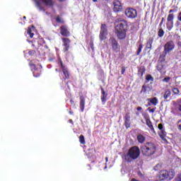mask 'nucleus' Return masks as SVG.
Segmentation results:
<instances>
[{
    "label": "nucleus",
    "mask_w": 181,
    "mask_h": 181,
    "mask_svg": "<svg viewBox=\"0 0 181 181\" xmlns=\"http://www.w3.org/2000/svg\"><path fill=\"white\" fill-rule=\"evenodd\" d=\"M55 21L57 23H64V20L59 16L56 18Z\"/></svg>",
    "instance_id": "33"
},
{
    "label": "nucleus",
    "mask_w": 181,
    "mask_h": 181,
    "mask_svg": "<svg viewBox=\"0 0 181 181\" xmlns=\"http://www.w3.org/2000/svg\"><path fill=\"white\" fill-rule=\"evenodd\" d=\"M168 54L163 53V54H160L158 59V62L160 63H165V62H166V55Z\"/></svg>",
    "instance_id": "25"
},
{
    "label": "nucleus",
    "mask_w": 181,
    "mask_h": 181,
    "mask_svg": "<svg viewBox=\"0 0 181 181\" xmlns=\"http://www.w3.org/2000/svg\"><path fill=\"white\" fill-rule=\"evenodd\" d=\"M70 103H71V104H74V100H73V99H71V100H70Z\"/></svg>",
    "instance_id": "48"
},
{
    "label": "nucleus",
    "mask_w": 181,
    "mask_h": 181,
    "mask_svg": "<svg viewBox=\"0 0 181 181\" xmlns=\"http://www.w3.org/2000/svg\"><path fill=\"white\" fill-rule=\"evenodd\" d=\"M177 19H178V21H180V22H181V11L179 13V14L177 16Z\"/></svg>",
    "instance_id": "43"
},
{
    "label": "nucleus",
    "mask_w": 181,
    "mask_h": 181,
    "mask_svg": "<svg viewBox=\"0 0 181 181\" xmlns=\"http://www.w3.org/2000/svg\"><path fill=\"white\" fill-rule=\"evenodd\" d=\"M163 81L164 82V83H169V81H170V77H165V78H164L163 79Z\"/></svg>",
    "instance_id": "38"
},
{
    "label": "nucleus",
    "mask_w": 181,
    "mask_h": 181,
    "mask_svg": "<svg viewBox=\"0 0 181 181\" xmlns=\"http://www.w3.org/2000/svg\"><path fill=\"white\" fill-rule=\"evenodd\" d=\"M143 117L146 121V124L147 127H149L151 132H153V134H156V132H155V128H153V124H152V122L151 121V118L149 117V115L144 114L143 115Z\"/></svg>",
    "instance_id": "12"
},
{
    "label": "nucleus",
    "mask_w": 181,
    "mask_h": 181,
    "mask_svg": "<svg viewBox=\"0 0 181 181\" xmlns=\"http://www.w3.org/2000/svg\"><path fill=\"white\" fill-rule=\"evenodd\" d=\"M27 35H30V37H33L35 36V34L32 33V28L29 27L27 30Z\"/></svg>",
    "instance_id": "32"
},
{
    "label": "nucleus",
    "mask_w": 181,
    "mask_h": 181,
    "mask_svg": "<svg viewBox=\"0 0 181 181\" xmlns=\"http://www.w3.org/2000/svg\"><path fill=\"white\" fill-rule=\"evenodd\" d=\"M63 50L65 53H67L70 49V45L71 43V40L69 37H64L62 38Z\"/></svg>",
    "instance_id": "10"
},
{
    "label": "nucleus",
    "mask_w": 181,
    "mask_h": 181,
    "mask_svg": "<svg viewBox=\"0 0 181 181\" xmlns=\"http://www.w3.org/2000/svg\"><path fill=\"white\" fill-rule=\"evenodd\" d=\"M100 90H101V94H102L101 101L102 103H103V104H105L108 94L105 93V90H104V88H103V86H100Z\"/></svg>",
    "instance_id": "19"
},
{
    "label": "nucleus",
    "mask_w": 181,
    "mask_h": 181,
    "mask_svg": "<svg viewBox=\"0 0 181 181\" xmlns=\"http://www.w3.org/2000/svg\"><path fill=\"white\" fill-rule=\"evenodd\" d=\"M105 161H106V162H108V157H106V158H105Z\"/></svg>",
    "instance_id": "52"
},
{
    "label": "nucleus",
    "mask_w": 181,
    "mask_h": 181,
    "mask_svg": "<svg viewBox=\"0 0 181 181\" xmlns=\"http://www.w3.org/2000/svg\"><path fill=\"white\" fill-rule=\"evenodd\" d=\"M79 142L81 145H86V139L83 134L79 136Z\"/></svg>",
    "instance_id": "28"
},
{
    "label": "nucleus",
    "mask_w": 181,
    "mask_h": 181,
    "mask_svg": "<svg viewBox=\"0 0 181 181\" xmlns=\"http://www.w3.org/2000/svg\"><path fill=\"white\" fill-rule=\"evenodd\" d=\"M131 116H129V112L126 113L124 117V121H130Z\"/></svg>",
    "instance_id": "36"
},
{
    "label": "nucleus",
    "mask_w": 181,
    "mask_h": 181,
    "mask_svg": "<svg viewBox=\"0 0 181 181\" xmlns=\"http://www.w3.org/2000/svg\"><path fill=\"white\" fill-rule=\"evenodd\" d=\"M140 155L141 148L139 149V147L134 146L129 149L127 156H124V159L127 162H132L135 160V159H138Z\"/></svg>",
    "instance_id": "3"
},
{
    "label": "nucleus",
    "mask_w": 181,
    "mask_h": 181,
    "mask_svg": "<svg viewBox=\"0 0 181 181\" xmlns=\"http://www.w3.org/2000/svg\"><path fill=\"white\" fill-rule=\"evenodd\" d=\"M163 67L164 66L161 63L158 64L157 66V70H158V71H162V70H163Z\"/></svg>",
    "instance_id": "35"
},
{
    "label": "nucleus",
    "mask_w": 181,
    "mask_h": 181,
    "mask_svg": "<svg viewBox=\"0 0 181 181\" xmlns=\"http://www.w3.org/2000/svg\"><path fill=\"white\" fill-rule=\"evenodd\" d=\"M33 53V50L29 51L28 54H32Z\"/></svg>",
    "instance_id": "49"
},
{
    "label": "nucleus",
    "mask_w": 181,
    "mask_h": 181,
    "mask_svg": "<svg viewBox=\"0 0 181 181\" xmlns=\"http://www.w3.org/2000/svg\"><path fill=\"white\" fill-rule=\"evenodd\" d=\"M79 107L81 112H84V109L86 108V98L83 95H80L79 97Z\"/></svg>",
    "instance_id": "17"
},
{
    "label": "nucleus",
    "mask_w": 181,
    "mask_h": 181,
    "mask_svg": "<svg viewBox=\"0 0 181 181\" xmlns=\"http://www.w3.org/2000/svg\"><path fill=\"white\" fill-rule=\"evenodd\" d=\"M60 33L64 37H69L70 36V31H69V28L66 25H62L59 28Z\"/></svg>",
    "instance_id": "14"
},
{
    "label": "nucleus",
    "mask_w": 181,
    "mask_h": 181,
    "mask_svg": "<svg viewBox=\"0 0 181 181\" xmlns=\"http://www.w3.org/2000/svg\"><path fill=\"white\" fill-rule=\"evenodd\" d=\"M151 49H152V43L147 41V42L146 43V47L144 48V50H149Z\"/></svg>",
    "instance_id": "30"
},
{
    "label": "nucleus",
    "mask_w": 181,
    "mask_h": 181,
    "mask_svg": "<svg viewBox=\"0 0 181 181\" xmlns=\"http://www.w3.org/2000/svg\"><path fill=\"white\" fill-rule=\"evenodd\" d=\"M37 52L40 54V56H45L46 54V51L45 50V47L41 46L37 49Z\"/></svg>",
    "instance_id": "24"
},
{
    "label": "nucleus",
    "mask_w": 181,
    "mask_h": 181,
    "mask_svg": "<svg viewBox=\"0 0 181 181\" xmlns=\"http://www.w3.org/2000/svg\"><path fill=\"white\" fill-rule=\"evenodd\" d=\"M109 42L112 46V50L116 51L118 49V42L114 37H111Z\"/></svg>",
    "instance_id": "16"
},
{
    "label": "nucleus",
    "mask_w": 181,
    "mask_h": 181,
    "mask_svg": "<svg viewBox=\"0 0 181 181\" xmlns=\"http://www.w3.org/2000/svg\"><path fill=\"white\" fill-rule=\"evenodd\" d=\"M161 22H163V23L165 22V18L163 17V18H161Z\"/></svg>",
    "instance_id": "50"
},
{
    "label": "nucleus",
    "mask_w": 181,
    "mask_h": 181,
    "mask_svg": "<svg viewBox=\"0 0 181 181\" xmlns=\"http://www.w3.org/2000/svg\"><path fill=\"white\" fill-rule=\"evenodd\" d=\"M30 67H31L34 77H40L42 74V68H36V65L32 62L30 63Z\"/></svg>",
    "instance_id": "11"
},
{
    "label": "nucleus",
    "mask_w": 181,
    "mask_h": 181,
    "mask_svg": "<svg viewBox=\"0 0 181 181\" xmlns=\"http://www.w3.org/2000/svg\"><path fill=\"white\" fill-rule=\"evenodd\" d=\"M136 139L139 144H144L146 139V138L141 134L137 135Z\"/></svg>",
    "instance_id": "22"
},
{
    "label": "nucleus",
    "mask_w": 181,
    "mask_h": 181,
    "mask_svg": "<svg viewBox=\"0 0 181 181\" xmlns=\"http://www.w3.org/2000/svg\"><path fill=\"white\" fill-rule=\"evenodd\" d=\"M35 6L41 12H45L46 9L43 6H42V3L45 6H47L48 8H53L54 5H56V2L53 0H33ZM42 2V3H40Z\"/></svg>",
    "instance_id": "4"
},
{
    "label": "nucleus",
    "mask_w": 181,
    "mask_h": 181,
    "mask_svg": "<svg viewBox=\"0 0 181 181\" xmlns=\"http://www.w3.org/2000/svg\"><path fill=\"white\" fill-rule=\"evenodd\" d=\"M177 46H179L180 47H181V42H180V41H179V42H177Z\"/></svg>",
    "instance_id": "47"
},
{
    "label": "nucleus",
    "mask_w": 181,
    "mask_h": 181,
    "mask_svg": "<svg viewBox=\"0 0 181 181\" xmlns=\"http://www.w3.org/2000/svg\"><path fill=\"white\" fill-rule=\"evenodd\" d=\"M149 81H153V77L151 74L146 76V83H149Z\"/></svg>",
    "instance_id": "31"
},
{
    "label": "nucleus",
    "mask_w": 181,
    "mask_h": 181,
    "mask_svg": "<svg viewBox=\"0 0 181 181\" xmlns=\"http://www.w3.org/2000/svg\"><path fill=\"white\" fill-rule=\"evenodd\" d=\"M158 128L160 131V132L158 134L160 138H161L163 141H165V136H166V132H165V130L163 129V124H162V123L158 124Z\"/></svg>",
    "instance_id": "18"
},
{
    "label": "nucleus",
    "mask_w": 181,
    "mask_h": 181,
    "mask_svg": "<svg viewBox=\"0 0 181 181\" xmlns=\"http://www.w3.org/2000/svg\"><path fill=\"white\" fill-rule=\"evenodd\" d=\"M173 92L174 93V94H179V93H180V91L179 90V89L177 88H174L173 89Z\"/></svg>",
    "instance_id": "39"
},
{
    "label": "nucleus",
    "mask_w": 181,
    "mask_h": 181,
    "mask_svg": "<svg viewBox=\"0 0 181 181\" xmlns=\"http://www.w3.org/2000/svg\"><path fill=\"white\" fill-rule=\"evenodd\" d=\"M176 181H181V174L178 175V176L176 178Z\"/></svg>",
    "instance_id": "42"
},
{
    "label": "nucleus",
    "mask_w": 181,
    "mask_h": 181,
    "mask_svg": "<svg viewBox=\"0 0 181 181\" xmlns=\"http://www.w3.org/2000/svg\"><path fill=\"white\" fill-rule=\"evenodd\" d=\"M94 2H98V0H93Z\"/></svg>",
    "instance_id": "55"
},
{
    "label": "nucleus",
    "mask_w": 181,
    "mask_h": 181,
    "mask_svg": "<svg viewBox=\"0 0 181 181\" xmlns=\"http://www.w3.org/2000/svg\"><path fill=\"white\" fill-rule=\"evenodd\" d=\"M59 2H63V1H64V0H59Z\"/></svg>",
    "instance_id": "56"
},
{
    "label": "nucleus",
    "mask_w": 181,
    "mask_h": 181,
    "mask_svg": "<svg viewBox=\"0 0 181 181\" xmlns=\"http://www.w3.org/2000/svg\"><path fill=\"white\" fill-rule=\"evenodd\" d=\"M23 18H24V19H26V16H24Z\"/></svg>",
    "instance_id": "59"
},
{
    "label": "nucleus",
    "mask_w": 181,
    "mask_h": 181,
    "mask_svg": "<svg viewBox=\"0 0 181 181\" xmlns=\"http://www.w3.org/2000/svg\"><path fill=\"white\" fill-rule=\"evenodd\" d=\"M145 71H146V68L144 66H141L138 70V76H140L141 78H142L144 74H145Z\"/></svg>",
    "instance_id": "21"
},
{
    "label": "nucleus",
    "mask_w": 181,
    "mask_h": 181,
    "mask_svg": "<svg viewBox=\"0 0 181 181\" xmlns=\"http://www.w3.org/2000/svg\"><path fill=\"white\" fill-rule=\"evenodd\" d=\"M59 62L61 64L62 71L64 76V80H69V78H70V72L69 71V69L66 67V65L63 64V61H62V59H60Z\"/></svg>",
    "instance_id": "13"
},
{
    "label": "nucleus",
    "mask_w": 181,
    "mask_h": 181,
    "mask_svg": "<svg viewBox=\"0 0 181 181\" xmlns=\"http://www.w3.org/2000/svg\"><path fill=\"white\" fill-rule=\"evenodd\" d=\"M162 25H163V22L160 21V24H159V26H162Z\"/></svg>",
    "instance_id": "51"
},
{
    "label": "nucleus",
    "mask_w": 181,
    "mask_h": 181,
    "mask_svg": "<svg viewBox=\"0 0 181 181\" xmlns=\"http://www.w3.org/2000/svg\"><path fill=\"white\" fill-rule=\"evenodd\" d=\"M69 122L70 124H71L72 125H74V123L73 122V119H70L69 120Z\"/></svg>",
    "instance_id": "46"
},
{
    "label": "nucleus",
    "mask_w": 181,
    "mask_h": 181,
    "mask_svg": "<svg viewBox=\"0 0 181 181\" xmlns=\"http://www.w3.org/2000/svg\"><path fill=\"white\" fill-rule=\"evenodd\" d=\"M69 114H70L71 115H73V112L70 111V112H69Z\"/></svg>",
    "instance_id": "54"
},
{
    "label": "nucleus",
    "mask_w": 181,
    "mask_h": 181,
    "mask_svg": "<svg viewBox=\"0 0 181 181\" xmlns=\"http://www.w3.org/2000/svg\"><path fill=\"white\" fill-rule=\"evenodd\" d=\"M164 35H165V31L163 30V29L160 28L158 31V37H163Z\"/></svg>",
    "instance_id": "29"
},
{
    "label": "nucleus",
    "mask_w": 181,
    "mask_h": 181,
    "mask_svg": "<svg viewBox=\"0 0 181 181\" xmlns=\"http://www.w3.org/2000/svg\"><path fill=\"white\" fill-rule=\"evenodd\" d=\"M113 5L114 12H122V4H121V2H119V1H115L113 2Z\"/></svg>",
    "instance_id": "15"
},
{
    "label": "nucleus",
    "mask_w": 181,
    "mask_h": 181,
    "mask_svg": "<svg viewBox=\"0 0 181 181\" xmlns=\"http://www.w3.org/2000/svg\"><path fill=\"white\" fill-rule=\"evenodd\" d=\"M136 110H137V111H142V107L139 106V107H137Z\"/></svg>",
    "instance_id": "45"
},
{
    "label": "nucleus",
    "mask_w": 181,
    "mask_h": 181,
    "mask_svg": "<svg viewBox=\"0 0 181 181\" xmlns=\"http://www.w3.org/2000/svg\"><path fill=\"white\" fill-rule=\"evenodd\" d=\"M156 110V107L152 108V109H151V107L148 108V110L149 111V112H152V113L155 112Z\"/></svg>",
    "instance_id": "41"
},
{
    "label": "nucleus",
    "mask_w": 181,
    "mask_h": 181,
    "mask_svg": "<svg viewBox=\"0 0 181 181\" xmlns=\"http://www.w3.org/2000/svg\"><path fill=\"white\" fill-rule=\"evenodd\" d=\"M155 39H156V33H153L152 34L150 35L148 42L153 45V40H155Z\"/></svg>",
    "instance_id": "23"
},
{
    "label": "nucleus",
    "mask_w": 181,
    "mask_h": 181,
    "mask_svg": "<svg viewBox=\"0 0 181 181\" xmlns=\"http://www.w3.org/2000/svg\"><path fill=\"white\" fill-rule=\"evenodd\" d=\"M118 22L119 23L116 27V35L120 40H122V39H125L127 37V30H128V23H127V21L124 19L119 18Z\"/></svg>",
    "instance_id": "1"
},
{
    "label": "nucleus",
    "mask_w": 181,
    "mask_h": 181,
    "mask_svg": "<svg viewBox=\"0 0 181 181\" xmlns=\"http://www.w3.org/2000/svg\"><path fill=\"white\" fill-rule=\"evenodd\" d=\"M140 151L143 156L151 158V156L156 153V145L152 141L146 142L140 147Z\"/></svg>",
    "instance_id": "2"
},
{
    "label": "nucleus",
    "mask_w": 181,
    "mask_h": 181,
    "mask_svg": "<svg viewBox=\"0 0 181 181\" xmlns=\"http://www.w3.org/2000/svg\"><path fill=\"white\" fill-rule=\"evenodd\" d=\"M158 166H159V164H158V165L154 168L155 170H156V168H158Z\"/></svg>",
    "instance_id": "53"
},
{
    "label": "nucleus",
    "mask_w": 181,
    "mask_h": 181,
    "mask_svg": "<svg viewBox=\"0 0 181 181\" xmlns=\"http://www.w3.org/2000/svg\"><path fill=\"white\" fill-rule=\"evenodd\" d=\"M66 84H69V82H67Z\"/></svg>",
    "instance_id": "60"
},
{
    "label": "nucleus",
    "mask_w": 181,
    "mask_h": 181,
    "mask_svg": "<svg viewBox=\"0 0 181 181\" xmlns=\"http://www.w3.org/2000/svg\"><path fill=\"white\" fill-rule=\"evenodd\" d=\"M171 95H172V93L170 92V90L167 89L163 95L164 100H168Z\"/></svg>",
    "instance_id": "26"
},
{
    "label": "nucleus",
    "mask_w": 181,
    "mask_h": 181,
    "mask_svg": "<svg viewBox=\"0 0 181 181\" xmlns=\"http://www.w3.org/2000/svg\"><path fill=\"white\" fill-rule=\"evenodd\" d=\"M142 93H146V86H145V85H143L141 87L140 94H142Z\"/></svg>",
    "instance_id": "37"
},
{
    "label": "nucleus",
    "mask_w": 181,
    "mask_h": 181,
    "mask_svg": "<svg viewBox=\"0 0 181 181\" xmlns=\"http://www.w3.org/2000/svg\"><path fill=\"white\" fill-rule=\"evenodd\" d=\"M125 66H122V74H124V73H125Z\"/></svg>",
    "instance_id": "44"
},
{
    "label": "nucleus",
    "mask_w": 181,
    "mask_h": 181,
    "mask_svg": "<svg viewBox=\"0 0 181 181\" xmlns=\"http://www.w3.org/2000/svg\"><path fill=\"white\" fill-rule=\"evenodd\" d=\"M124 127L127 128V129L131 127L130 120H124Z\"/></svg>",
    "instance_id": "34"
},
{
    "label": "nucleus",
    "mask_w": 181,
    "mask_h": 181,
    "mask_svg": "<svg viewBox=\"0 0 181 181\" xmlns=\"http://www.w3.org/2000/svg\"><path fill=\"white\" fill-rule=\"evenodd\" d=\"M142 49H144V45L142 43H140L138 47V49L136 51V56H139L141 54V52H142Z\"/></svg>",
    "instance_id": "27"
},
{
    "label": "nucleus",
    "mask_w": 181,
    "mask_h": 181,
    "mask_svg": "<svg viewBox=\"0 0 181 181\" xmlns=\"http://www.w3.org/2000/svg\"><path fill=\"white\" fill-rule=\"evenodd\" d=\"M147 101H149L148 105H158V104H159V100L156 97L153 98H147Z\"/></svg>",
    "instance_id": "20"
},
{
    "label": "nucleus",
    "mask_w": 181,
    "mask_h": 181,
    "mask_svg": "<svg viewBox=\"0 0 181 181\" xmlns=\"http://www.w3.org/2000/svg\"><path fill=\"white\" fill-rule=\"evenodd\" d=\"M89 45H90V48L92 49V50H94V42L90 41V42H89Z\"/></svg>",
    "instance_id": "40"
},
{
    "label": "nucleus",
    "mask_w": 181,
    "mask_h": 181,
    "mask_svg": "<svg viewBox=\"0 0 181 181\" xmlns=\"http://www.w3.org/2000/svg\"><path fill=\"white\" fill-rule=\"evenodd\" d=\"M175 42H173V40L167 42L164 45L163 53H165V54H169V53H170V52H173V50L175 49Z\"/></svg>",
    "instance_id": "9"
},
{
    "label": "nucleus",
    "mask_w": 181,
    "mask_h": 181,
    "mask_svg": "<svg viewBox=\"0 0 181 181\" xmlns=\"http://www.w3.org/2000/svg\"><path fill=\"white\" fill-rule=\"evenodd\" d=\"M124 14L129 19H135L138 16V11L134 8H127L124 11Z\"/></svg>",
    "instance_id": "7"
},
{
    "label": "nucleus",
    "mask_w": 181,
    "mask_h": 181,
    "mask_svg": "<svg viewBox=\"0 0 181 181\" xmlns=\"http://www.w3.org/2000/svg\"><path fill=\"white\" fill-rule=\"evenodd\" d=\"M104 169H107V165L105 166Z\"/></svg>",
    "instance_id": "58"
},
{
    "label": "nucleus",
    "mask_w": 181,
    "mask_h": 181,
    "mask_svg": "<svg viewBox=\"0 0 181 181\" xmlns=\"http://www.w3.org/2000/svg\"><path fill=\"white\" fill-rule=\"evenodd\" d=\"M160 180H172L175 177V172L173 170H163L160 172Z\"/></svg>",
    "instance_id": "6"
},
{
    "label": "nucleus",
    "mask_w": 181,
    "mask_h": 181,
    "mask_svg": "<svg viewBox=\"0 0 181 181\" xmlns=\"http://www.w3.org/2000/svg\"><path fill=\"white\" fill-rule=\"evenodd\" d=\"M108 35V29H107V25L102 24L100 27V31L99 34V39L103 42V40H105L107 39V36Z\"/></svg>",
    "instance_id": "8"
},
{
    "label": "nucleus",
    "mask_w": 181,
    "mask_h": 181,
    "mask_svg": "<svg viewBox=\"0 0 181 181\" xmlns=\"http://www.w3.org/2000/svg\"><path fill=\"white\" fill-rule=\"evenodd\" d=\"M173 12H177V7H176V9H170L169 11V13L167 17V22H166V28L168 30H172L173 29L174 26V22L173 20L175 19V14Z\"/></svg>",
    "instance_id": "5"
},
{
    "label": "nucleus",
    "mask_w": 181,
    "mask_h": 181,
    "mask_svg": "<svg viewBox=\"0 0 181 181\" xmlns=\"http://www.w3.org/2000/svg\"><path fill=\"white\" fill-rule=\"evenodd\" d=\"M55 71H59V69H56Z\"/></svg>",
    "instance_id": "57"
}]
</instances>
